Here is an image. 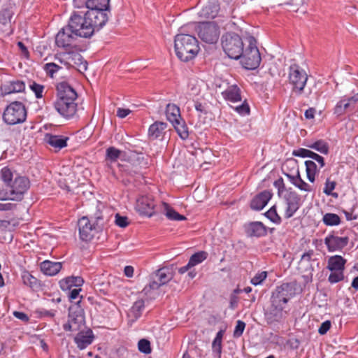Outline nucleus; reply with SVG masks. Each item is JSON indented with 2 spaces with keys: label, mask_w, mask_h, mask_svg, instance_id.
Wrapping results in <instances>:
<instances>
[{
  "label": "nucleus",
  "mask_w": 358,
  "mask_h": 358,
  "mask_svg": "<svg viewBox=\"0 0 358 358\" xmlns=\"http://www.w3.org/2000/svg\"><path fill=\"white\" fill-rule=\"evenodd\" d=\"M25 90V83L20 80L8 81L1 86V91L5 94L22 92Z\"/></svg>",
  "instance_id": "a878e982"
},
{
  "label": "nucleus",
  "mask_w": 358,
  "mask_h": 358,
  "mask_svg": "<svg viewBox=\"0 0 358 358\" xmlns=\"http://www.w3.org/2000/svg\"><path fill=\"white\" fill-rule=\"evenodd\" d=\"M55 59L67 69L75 68L81 73L87 69V62L76 52H59L55 55Z\"/></svg>",
  "instance_id": "1a4fd4ad"
},
{
  "label": "nucleus",
  "mask_w": 358,
  "mask_h": 358,
  "mask_svg": "<svg viewBox=\"0 0 358 358\" xmlns=\"http://www.w3.org/2000/svg\"><path fill=\"white\" fill-rule=\"evenodd\" d=\"M245 231L249 237H264L267 235L268 228L262 222H251L245 225Z\"/></svg>",
  "instance_id": "412c9836"
},
{
  "label": "nucleus",
  "mask_w": 358,
  "mask_h": 358,
  "mask_svg": "<svg viewBox=\"0 0 358 358\" xmlns=\"http://www.w3.org/2000/svg\"><path fill=\"white\" fill-rule=\"evenodd\" d=\"M358 109V93L352 96L345 95L341 98L334 107V114L341 116Z\"/></svg>",
  "instance_id": "4468645a"
},
{
  "label": "nucleus",
  "mask_w": 358,
  "mask_h": 358,
  "mask_svg": "<svg viewBox=\"0 0 358 358\" xmlns=\"http://www.w3.org/2000/svg\"><path fill=\"white\" fill-rule=\"evenodd\" d=\"M29 87L37 99H41L43 97V92L44 90L43 85L33 82Z\"/></svg>",
  "instance_id": "864d4df0"
},
{
  "label": "nucleus",
  "mask_w": 358,
  "mask_h": 358,
  "mask_svg": "<svg viewBox=\"0 0 358 358\" xmlns=\"http://www.w3.org/2000/svg\"><path fill=\"white\" fill-rule=\"evenodd\" d=\"M220 28L214 22H203L198 26V35L203 42L215 43L220 36Z\"/></svg>",
  "instance_id": "ddd939ff"
},
{
  "label": "nucleus",
  "mask_w": 358,
  "mask_h": 358,
  "mask_svg": "<svg viewBox=\"0 0 358 358\" xmlns=\"http://www.w3.org/2000/svg\"><path fill=\"white\" fill-rule=\"evenodd\" d=\"M110 0H87L88 10H109Z\"/></svg>",
  "instance_id": "473e14b6"
},
{
  "label": "nucleus",
  "mask_w": 358,
  "mask_h": 358,
  "mask_svg": "<svg viewBox=\"0 0 358 358\" xmlns=\"http://www.w3.org/2000/svg\"><path fill=\"white\" fill-rule=\"evenodd\" d=\"M17 204L13 202H0V211H14L17 209Z\"/></svg>",
  "instance_id": "6e6d98bb"
},
{
  "label": "nucleus",
  "mask_w": 358,
  "mask_h": 358,
  "mask_svg": "<svg viewBox=\"0 0 358 358\" xmlns=\"http://www.w3.org/2000/svg\"><path fill=\"white\" fill-rule=\"evenodd\" d=\"M78 36L71 32L69 25L62 27L55 36V44L58 48L67 49L71 48Z\"/></svg>",
  "instance_id": "2eb2a0df"
},
{
  "label": "nucleus",
  "mask_w": 358,
  "mask_h": 358,
  "mask_svg": "<svg viewBox=\"0 0 358 358\" xmlns=\"http://www.w3.org/2000/svg\"><path fill=\"white\" fill-rule=\"evenodd\" d=\"M307 147L324 155H327L329 152V145L324 140H317L307 145Z\"/></svg>",
  "instance_id": "a19ab883"
},
{
  "label": "nucleus",
  "mask_w": 358,
  "mask_h": 358,
  "mask_svg": "<svg viewBox=\"0 0 358 358\" xmlns=\"http://www.w3.org/2000/svg\"><path fill=\"white\" fill-rule=\"evenodd\" d=\"M295 187L301 191L307 192H311L312 190L310 186L307 182H306L301 178H300L299 180H298V182L296 184Z\"/></svg>",
  "instance_id": "680f3d73"
},
{
  "label": "nucleus",
  "mask_w": 358,
  "mask_h": 358,
  "mask_svg": "<svg viewBox=\"0 0 358 358\" xmlns=\"http://www.w3.org/2000/svg\"><path fill=\"white\" fill-rule=\"evenodd\" d=\"M0 180L3 187L0 188V201L20 202L30 188L27 176H21L13 169L4 166L0 170Z\"/></svg>",
  "instance_id": "f257e3e1"
},
{
  "label": "nucleus",
  "mask_w": 358,
  "mask_h": 358,
  "mask_svg": "<svg viewBox=\"0 0 358 358\" xmlns=\"http://www.w3.org/2000/svg\"><path fill=\"white\" fill-rule=\"evenodd\" d=\"M81 301L71 305L69 309L68 322L63 325L66 331L76 332L80 329L85 322V312L80 306Z\"/></svg>",
  "instance_id": "9d476101"
},
{
  "label": "nucleus",
  "mask_w": 358,
  "mask_h": 358,
  "mask_svg": "<svg viewBox=\"0 0 358 358\" xmlns=\"http://www.w3.org/2000/svg\"><path fill=\"white\" fill-rule=\"evenodd\" d=\"M297 170H299V167L297 161L294 159H289L286 160L282 166V171L284 174L285 173H294L297 172Z\"/></svg>",
  "instance_id": "c03bdc74"
},
{
  "label": "nucleus",
  "mask_w": 358,
  "mask_h": 358,
  "mask_svg": "<svg viewBox=\"0 0 358 358\" xmlns=\"http://www.w3.org/2000/svg\"><path fill=\"white\" fill-rule=\"evenodd\" d=\"M171 279V275L166 268H160L156 272L154 280L161 287L166 284Z\"/></svg>",
  "instance_id": "c9c22d12"
},
{
  "label": "nucleus",
  "mask_w": 358,
  "mask_h": 358,
  "mask_svg": "<svg viewBox=\"0 0 358 358\" xmlns=\"http://www.w3.org/2000/svg\"><path fill=\"white\" fill-rule=\"evenodd\" d=\"M272 197V193L268 190H264L257 194L250 201V208L254 210H262Z\"/></svg>",
  "instance_id": "4be33fe9"
},
{
  "label": "nucleus",
  "mask_w": 358,
  "mask_h": 358,
  "mask_svg": "<svg viewBox=\"0 0 358 358\" xmlns=\"http://www.w3.org/2000/svg\"><path fill=\"white\" fill-rule=\"evenodd\" d=\"M331 324L329 320H326V321L323 322L318 329V333L320 335H324L325 334H327V332L331 328Z\"/></svg>",
  "instance_id": "0e129e2a"
},
{
  "label": "nucleus",
  "mask_w": 358,
  "mask_h": 358,
  "mask_svg": "<svg viewBox=\"0 0 358 358\" xmlns=\"http://www.w3.org/2000/svg\"><path fill=\"white\" fill-rule=\"evenodd\" d=\"M3 120L9 125L24 122L27 119V110L24 105L20 101L10 103L3 113Z\"/></svg>",
  "instance_id": "6e6552de"
},
{
  "label": "nucleus",
  "mask_w": 358,
  "mask_h": 358,
  "mask_svg": "<svg viewBox=\"0 0 358 358\" xmlns=\"http://www.w3.org/2000/svg\"><path fill=\"white\" fill-rule=\"evenodd\" d=\"M349 242L348 236H338L334 231L329 233L324 239V243L329 252L342 250Z\"/></svg>",
  "instance_id": "dca6fc26"
},
{
  "label": "nucleus",
  "mask_w": 358,
  "mask_h": 358,
  "mask_svg": "<svg viewBox=\"0 0 358 358\" xmlns=\"http://www.w3.org/2000/svg\"><path fill=\"white\" fill-rule=\"evenodd\" d=\"M246 43L243 55L240 58L241 62L246 69H256L262 61L261 55L257 46V41L253 36H249L246 38Z\"/></svg>",
  "instance_id": "423d86ee"
},
{
  "label": "nucleus",
  "mask_w": 358,
  "mask_h": 358,
  "mask_svg": "<svg viewBox=\"0 0 358 358\" xmlns=\"http://www.w3.org/2000/svg\"><path fill=\"white\" fill-rule=\"evenodd\" d=\"M57 98L54 107L58 113L66 119L73 117L77 111L75 102L77 93L67 83L61 82L57 85Z\"/></svg>",
  "instance_id": "7ed1b4c3"
},
{
  "label": "nucleus",
  "mask_w": 358,
  "mask_h": 358,
  "mask_svg": "<svg viewBox=\"0 0 358 358\" xmlns=\"http://www.w3.org/2000/svg\"><path fill=\"white\" fill-rule=\"evenodd\" d=\"M311 159H313L315 163L317 162L320 165V168H323L325 165L324 159L323 157L312 151L310 155Z\"/></svg>",
  "instance_id": "e2e57ef3"
},
{
  "label": "nucleus",
  "mask_w": 358,
  "mask_h": 358,
  "mask_svg": "<svg viewBox=\"0 0 358 358\" xmlns=\"http://www.w3.org/2000/svg\"><path fill=\"white\" fill-rule=\"evenodd\" d=\"M163 206H164V209L166 210V216L168 217V219L178 221L186 220V217L184 215L179 214L174 209L171 208L168 203H163Z\"/></svg>",
  "instance_id": "79ce46f5"
},
{
  "label": "nucleus",
  "mask_w": 358,
  "mask_h": 358,
  "mask_svg": "<svg viewBox=\"0 0 358 358\" xmlns=\"http://www.w3.org/2000/svg\"><path fill=\"white\" fill-rule=\"evenodd\" d=\"M131 113V110L128 108H118L117 110V116L120 118H124L126 117L129 113Z\"/></svg>",
  "instance_id": "338daca9"
},
{
  "label": "nucleus",
  "mask_w": 358,
  "mask_h": 358,
  "mask_svg": "<svg viewBox=\"0 0 358 358\" xmlns=\"http://www.w3.org/2000/svg\"><path fill=\"white\" fill-rule=\"evenodd\" d=\"M267 277V272L266 271H262L259 273H257L250 280V282L255 285H261L266 278Z\"/></svg>",
  "instance_id": "603ef678"
},
{
  "label": "nucleus",
  "mask_w": 358,
  "mask_h": 358,
  "mask_svg": "<svg viewBox=\"0 0 358 358\" xmlns=\"http://www.w3.org/2000/svg\"><path fill=\"white\" fill-rule=\"evenodd\" d=\"M285 201V217L288 219L292 217L300 208V196L292 191L287 192L284 194Z\"/></svg>",
  "instance_id": "f3484780"
},
{
  "label": "nucleus",
  "mask_w": 358,
  "mask_h": 358,
  "mask_svg": "<svg viewBox=\"0 0 358 358\" xmlns=\"http://www.w3.org/2000/svg\"><path fill=\"white\" fill-rule=\"evenodd\" d=\"M226 101L236 103L241 101V91L237 85H231L221 93Z\"/></svg>",
  "instance_id": "393cba45"
},
{
  "label": "nucleus",
  "mask_w": 358,
  "mask_h": 358,
  "mask_svg": "<svg viewBox=\"0 0 358 358\" xmlns=\"http://www.w3.org/2000/svg\"><path fill=\"white\" fill-rule=\"evenodd\" d=\"M289 300L287 285L278 286L272 292L268 315L273 321L280 322L285 318L288 312L286 308Z\"/></svg>",
  "instance_id": "20e7f679"
},
{
  "label": "nucleus",
  "mask_w": 358,
  "mask_h": 358,
  "mask_svg": "<svg viewBox=\"0 0 358 358\" xmlns=\"http://www.w3.org/2000/svg\"><path fill=\"white\" fill-rule=\"evenodd\" d=\"M69 137L61 135H53L46 134L44 136V141L46 143L54 148L55 150H60L67 146Z\"/></svg>",
  "instance_id": "b1692460"
},
{
  "label": "nucleus",
  "mask_w": 358,
  "mask_h": 358,
  "mask_svg": "<svg viewBox=\"0 0 358 358\" xmlns=\"http://www.w3.org/2000/svg\"><path fill=\"white\" fill-rule=\"evenodd\" d=\"M167 124L164 122L156 121L148 129V137L152 140L162 138L165 134Z\"/></svg>",
  "instance_id": "c85d7f7f"
},
{
  "label": "nucleus",
  "mask_w": 358,
  "mask_h": 358,
  "mask_svg": "<svg viewBox=\"0 0 358 358\" xmlns=\"http://www.w3.org/2000/svg\"><path fill=\"white\" fill-rule=\"evenodd\" d=\"M346 262V259L341 255H334L328 259L327 268L331 271L328 277V281L331 284L343 280Z\"/></svg>",
  "instance_id": "f8f14e48"
},
{
  "label": "nucleus",
  "mask_w": 358,
  "mask_h": 358,
  "mask_svg": "<svg viewBox=\"0 0 358 358\" xmlns=\"http://www.w3.org/2000/svg\"><path fill=\"white\" fill-rule=\"evenodd\" d=\"M264 215L271 222L275 224H280L282 222L281 217L277 213L275 206H273L271 208H270V209L264 213Z\"/></svg>",
  "instance_id": "a18cd8bd"
},
{
  "label": "nucleus",
  "mask_w": 358,
  "mask_h": 358,
  "mask_svg": "<svg viewBox=\"0 0 358 358\" xmlns=\"http://www.w3.org/2000/svg\"><path fill=\"white\" fill-rule=\"evenodd\" d=\"M288 78L292 85V91L296 94H301L308 80V75L304 69L296 64L289 67Z\"/></svg>",
  "instance_id": "9b49d317"
},
{
  "label": "nucleus",
  "mask_w": 358,
  "mask_h": 358,
  "mask_svg": "<svg viewBox=\"0 0 358 358\" xmlns=\"http://www.w3.org/2000/svg\"><path fill=\"white\" fill-rule=\"evenodd\" d=\"M220 4L217 0H209L202 8L199 15L202 18L213 19L219 13Z\"/></svg>",
  "instance_id": "5701e85b"
},
{
  "label": "nucleus",
  "mask_w": 358,
  "mask_h": 358,
  "mask_svg": "<svg viewBox=\"0 0 358 358\" xmlns=\"http://www.w3.org/2000/svg\"><path fill=\"white\" fill-rule=\"evenodd\" d=\"M40 268L45 275L53 276L61 271L62 264L61 262H54L49 260H45L41 263Z\"/></svg>",
  "instance_id": "c756f323"
},
{
  "label": "nucleus",
  "mask_w": 358,
  "mask_h": 358,
  "mask_svg": "<svg viewBox=\"0 0 358 358\" xmlns=\"http://www.w3.org/2000/svg\"><path fill=\"white\" fill-rule=\"evenodd\" d=\"M122 151L118 150L115 147H109L106 149V159L110 161L111 162H115L120 157Z\"/></svg>",
  "instance_id": "de8ad7c7"
},
{
  "label": "nucleus",
  "mask_w": 358,
  "mask_h": 358,
  "mask_svg": "<svg viewBox=\"0 0 358 358\" xmlns=\"http://www.w3.org/2000/svg\"><path fill=\"white\" fill-rule=\"evenodd\" d=\"M160 287L157 282L153 279L152 281L146 285L142 290L141 293L143 294L148 299H155L157 295V291Z\"/></svg>",
  "instance_id": "e433bc0d"
},
{
  "label": "nucleus",
  "mask_w": 358,
  "mask_h": 358,
  "mask_svg": "<svg viewBox=\"0 0 358 358\" xmlns=\"http://www.w3.org/2000/svg\"><path fill=\"white\" fill-rule=\"evenodd\" d=\"M285 176L289 179L290 182L293 185H296V184L298 182V180L301 178L300 171L299 170H297L296 173H285Z\"/></svg>",
  "instance_id": "052dcab7"
},
{
  "label": "nucleus",
  "mask_w": 358,
  "mask_h": 358,
  "mask_svg": "<svg viewBox=\"0 0 358 358\" xmlns=\"http://www.w3.org/2000/svg\"><path fill=\"white\" fill-rule=\"evenodd\" d=\"M222 48L224 53L231 59H239L243 55L245 43L242 38L234 32H227L222 36Z\"/></svg>",
  "instance_id": "39448f33"
},
{
  "label": "nucleus",
  "mask_w": 358,
  "mask_h": 358,
  "mask_svg": "<svg viewBox=\"0 0 358 358\" xmlns=\"http://www.w3.org/2000/svg\"><path fill=\"white\" fill-rule=\"evenodd\" d=\"M115 222L116 225L122 228H124L129 224L127 217L125 216H121L118 213L115 215Z\"/></svg>",
  "instance_id": "13d9d810"
},
{
  "label": "nucleus",
  "mask_w": 358,
  "mask_h": 358,
  "mask_svg": "<svg viewBox=\"0 0 358 358\" xmlns=\"http://www.w3.org/2000/svg\"><path fill=\"white\" fill-rule=\"evenodd\" d=\"M232 108L238 114L241 116H246L250 115V108L246 100H245L241 104Z\"/></svg>",
  "instance_id": "09e8293b"
},
{
  "label": "nucleus",
  "mask_w": 358,
  "mask_h": 358,
  "mask_svg": "<svg viewBox=\"0 0 358 358\" xmlns=\"http://www.w3.org/2000/svg\"><path fill=\"white\" fill-rule=\"evenodd\" d=\"M208 253L205 251H200L192 255L189 259V265L192 267L202 263L207 259Z\"/></svg>",
  "instance_id": "37998d69"
},
{
  "label": "nucleus",
  "mask_w": 358,
  "mask_h": 358,
  "mask_svg": "<svg viewBox=\"0 0 358 358\" xmlns=\"http://www.w3.org/2000/svg\"><path fill=\"white\" fill-rule=\"evenodd\" d=\"M108 10H92L85 12L86 15L92 24V28L95 31H99L108 20Z\"/></svg>",
  "instance_id": "a211bd4d"
},
{
  "label": "nucleus",
  "mask_w": 358,
  "mask_h": 358,
  "mask_svg": "<svg viewBox=\"0 0 358 358\" xmlns=\"http://www.w3.org/2000/svg\"><path fill=\"white\" fill-rule=\"evenodd\" d=\"M306 171L308 180L310 182H314L315 176L322 168L313 160H306L305 162Z\"/></svg>",
  "instance_id": "7c9ffc66"
},
{
  "label": "nucleus",
  "mask_w": 358,
  "mask_h": 358,
  "mask_svg": "<svg viewBox=\"0 0 358 358\" xmlns=\"http://www.w3.org/2000/svg\"><path fill=\"white\" fill-rule=\"evenodd\" d=\"M312 151L305 148H299L293 151L292 155L294 156L299 157H310Z\"/></svg>",
  "instance_id": "4d7b16f0"
},
{
  "label": "nucleus",
  "mask_w": 358,
  "mask_h": 358,
  "mask_svg": "<svg viewBox=\"0 0 358 358\" xmlns=\"http://www.w3.org/2000/svg\"><path fill=\"white\" fill-rule=\"evenodd\" d=\"M94 336L92 330L79 332L74 338V341L80 350L85 349L93 341Z\"/></svg>",
  "instance_id": "bb28decb"
},
{
  "label": "nucleus",
  "mask_w": 358,
  "mask_h": 358,
  "mask_svg": "<svg viewBox=\"0 0 358 358\" xmlns=\"http://www.w3.org/2000/svg\"><path fill=\"white\" fill-rule=\"evenodd\" d=\"M155 202L150 196H142L136 201V210L139 214L151 217L155 214Z\"/></svg>",
  "instance_id": "6ab92c4d"
},
{
  "label": "nucleus",
  "mask_w": 358,
  "mask_h": 358,
  "mask_svg": "<svg viewBox=\"0 0 358 358\" xmlns=\"http://www.w3.org/2000/svg\"><path fill=\"white\" fill-rule=\"evenodd\" d=\"M176 129L178 136L182 139L186 140L189 137V131L185 121L180 118V120L171 123Z\"/></svg>",
  "instance_id": "72a5a7b5"
},
{
  "label": "nucleus",
  "mask_w": 358,
  "mask_h": 358,
  "mask_svg": "<svg viewBox=\"0 0 358 358\" xmlns=\"http://www.w3.org/2000/svg\"><path fill=\"white\" fill-rule=\"evenodd\" d=\"M165 113L167 120L171 123L182 118L179 107L174 103H168L166 105Z\"/></svg>",
  "instance_id": "2f4dec72"
},
{
  "label": "nucleus",
  "mask_w": 358,
  "mask_h": 358,
  "mask_svg": "<svg viewBox=\"0 0 358 358\" xmlns=\"http://www.w3.org/2000/svg\"><path fill=\"white\" fill-rule=\"evenodd\" d=\"M43 69L46 75L52 78L62 67L54 62H49L45 64Z\"/></svg>",
  "instance_id": "49530a36"
},
{
  "label": "nucleus",
  "mask_w": 358,
  "mask_h": 358,
  "mask_svg": "<svg viewBox=\"0 0 358 358\" xmlns=\"http://www.w3.org/2000/svg\"><path fill=\"white\" fill-rule=\"evenodd\" d=\"M78 227L80 238L82 241H89L93 238L95 226L87 217H83L79 220Z\"/></svg>",
  "instance_id": "aec40b11"
},
{
  "label": "nucleus",
  "mask_w": 358,
  "mask_h": 358,
  "mask_svg": "<svg viewBox=\"0 0 358 358\" xmlns=\"http://www.w3.org/2000/svg\"><path fill=\"white\" fill-rule=\"evenodd\" d=\"M84 283V280L80 276H70L62 279L59 284L63 291H69L75 287H80Z\"/></svg>",
  "instance_id": "cd10ccee"
},
{
  "label": "nucleus",
  "mask_w": 358,
  "mask_h": 358,
  "mask_svg": "<svg viewBox=\"0 0 358 358\" xmlns=\"http://www.w3.org/2000/svg\"><path fill=\"white\" fill-rule=\"evenodd\" d=\"M273 185L278 189V193L279 195H282L284 192H287L285 188L284 180L282 178L275 180L273 183Z\"/></svg>",
  "instance_id": "bf43d9fd"
},
{
  "label": "nucleus",
  "mask_w": 358,
  "mask_h": 358,
  "mask_svg": "<svg viewBox=\"0 0 358 358\" xmlns=\"http://www.w3.org/2000/svg\"><path fill=\"white\" fill-rule=\"evenodd\" d=\"M336 183L335 181H331L329 179H327L325 182L324 188L323 189V192L329 196L331 195L334 197H337V193H333V190L335 189Z\"/></svg>",
  "instance_id": "8fccbe9b"
},
{
  "label": "nucleus",
  "mask_w": 358,
  "mask_h": 358,
  "mask_svg": "<svg viewBox=\"0 0 358 358\" xmlns=\"http://www.w3.org/2000/svg\"><path fill=\"white\" fill-rule=\"evenodd\" d=\"M224 330H220L212 343V350L213 353H216V355L220 357L221 353H222V338L224 336Z\"/></svg>",
  "instance_id": "58836bf2"
},
{
  "label": "nucleus",
  "mask_w": 358,
  "mask_h": 358,
  "mask_svg": "<svg viewBox=\"0 0 358 358\" xmlns=\"http://www.w3.org/2000/svg\"><path fill=\"white\" fill-rule=\"evenodd\" d=\"M245 327V323L241 320H238L234 331V336L236 338L240 337L243 334Z\"/></svg>",
  "instance_id": "5fc2aeb1"
},
{
  "label": "nucleus",
  "mask_w": 358,
  "mask_h": 358,
  "mask_svg": "<svg viewBox=\"0 0 358 358\" xmlns=\"http://www.w3.org/2000/svg\"><path fill=\"white\" fill-rule=\"evenodd\" d=\"M144 308V301L143 299L137 300L131 306L129 311V315L134 317L135 320L138 319L141 316Z\"/></svg>",
  "instance_id": "4c0bfd02"
},
{
  "label": "nucleus",
  "mask_w": 358,
  "mask_h": 358,
  "mask_svg": "<svg viewBox=\"0 0 358 358\" xmlns=\"http://www.w3.org/2000/svg\"><path fill=\"white\" fill-rule=\"evenodd\" d=\"M23 283L31 289H37L40 286L39 280L32 275L29 271H24L22 273Z\"/></svg>",
  "instance_id": "f704fd0d"
},
{
  "label": "nucleus",
  "mask_w": 358,
  "mask_h": 358,
  "mask_svg": "<svg viewBox=\"0 0 358 358\" xmlns=\"http://www.w3.org/2000/svg\"><path fill=\"white\" fill-rule=\"evenodd\" d=\"M314 252L312 250H308V252H304L301 258V261L310 262L312 260V257L313 256Z\"/></svg>",
  "instance_id": "774afa93"
},
{
  "label": "nucleus",
  "mask_w": 358,
  "mask_h": 358,
  "mask_svg": "<svg viewBox=\"0 0 358 358\" xmlns=\"http://www.w3.org/2000/svg\"><path fill=\"white\" fill-rule=\"evenodd\" d=\"M322 222L326 226H338L341 224L340 217L335 213H327L323 215Z\"/></svg>",
  "instance_id": "ea45409f"
},
{
  "label": "nucleus",
  "mask_w": 358,
  "mask_h": 358,
  "mask_svg": "<svg viewBox=\"0 0 358 358\" xmlns=\"http://www.w3.org/2000/svg\"><path fill=\"white\" fill-rule=\"evenodd\" d=\"M80 291H81L80 287H75V288L69 290V297L70 300L72 301V300L76 299L78 297Z\"/></svg>",
  "instance_id": "69168bd1"
},
{
  "label": "nucleus",
  "mask_w": 358,
  "mask_h": 358,
  "mask_svg": "<svg viewBox=\"0 0 358 358\" xmlns=\"http://www.w3.org/2000/svg\"><path fill=\"white\" fill-rule=\"evenodd\" d=\"M196 24L189 23L181 27L174 38V49L177 57L182 62L193 59L200 48L196 38L190 34L189 29H194Z\"/></svg>",
  "instance_id": "f03ea898"
},
{
  "label": "nucleus",
  "mask_w": 358,
  "mask_h": 358,
  "mask_svg": "<svg viewBox=\"0 0 358 358\" xmlns=\"http://www.w3.org/2000/svg\"><path fill=\"white\" fill-rule=\"evenodd\" d=\"M68 24L71 29V32L80 38H90L94 34V29L90 22L86 13L73 11L69 20Z\"/></svg>",
  "instance_id": "0eeeda50"
},
{
  "label": "nucleus",
  "mask_w": 358,
  "mask_h": 358,
  "mask_svg": "<svg viewBox=\"0 0 358 358\" xmlns=\"http://www.w3.org/2000/svg\"><path fill=\"white\" fill-rule=\"evenodd\" d=\"M138 350L144 354L151 352L150 343L146 339H141L138 343Z\"/></svg>",
  "instance_id": "3c124183"
}]
</instances>
